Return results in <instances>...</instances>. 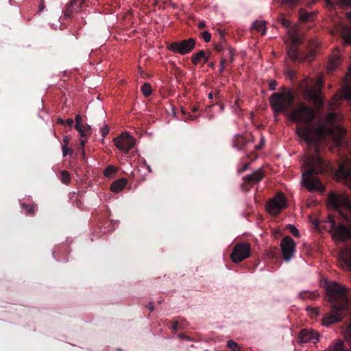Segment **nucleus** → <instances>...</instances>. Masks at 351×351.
Masks as SVG:
<instances>
[{"label": "nucleus", "mask_w": 351, "mask_h": 351, "mask_svg": "<svg viewBox=\"0 0 351 351\" xmlns=\"http://www.w3.org/2000/svg\"><path fill=\"white\" fill-rule=\"evenodd\" d=\"M265 176L262 169H258L251 175L243 177V187L250 189L254 184L259 182Z\"/></svg>", "instance_id": "nucleus-12"}, {"label": "nucleus", "mask_w": 351, "mask_h": 351, "mask_svg": "<svg viewBox=\"0 0 351 351\" xmlns=\"http://www.w3.org/2000/svg\"><path fill=\"white\" fill-rule=\"evenodd\" d=\"M227 346L231 350V351H240L241 347L239 345L233 340H229L227 342Z\"/></svg>", "instance_id": "nucleus-32"}, {"label": "nucleus", "mask_w": 351, "mask_h": 351, "mask_svg": "<svg viewBox=\"0 0 351 351\" xmlns=\"http://www.w3.org/2000/svg\"><path fill=\"white\" fill-rule=\"evenodd\" d=\"M128 183V180L122 178L114 181L110 185V191L114 193H119L121 191Z\"/></svg>", "instance_id": "nucleus-19"}, {"label": "nucleus", "mask_w": 351, "mask_h": 351, "mask_svg": "<svg viewBox=\"0 0 351 351\" xmlns=\"http://www.w3.org/2000/svg\"><path fill=\"white\" fill-rule=\"evenodd\" d=\"M182 113L183 114H184L185 116H186L185 117V119H191V120H194L195 119H196V117L195 116H193L192 114H191L190 113H188L186 112L184 109H182Z\"/></svg>", "instance_id": "nucleus-46"}, {"label": "nucleus", "mask_w": 351, "mask_h": 351, "mask_svg": "<svg viewBox=\"0 0 351 351\" xmlns=\"http://www.w3.org/2000/svg\"><path fill=\"white\" fill-rule=\"evenodd\" d=\"M328 199L329 204L336 210L341 208L351 210L350 200L346 195L332 192L329 194Z\"/></svg>", "instance_id": "nucleus-8"}, {"label": "nucleus", "mask_w": 351, "mask_h": 351, "mask_svg": "<svg viewBox=\"0 0 351 351\" xmlns=\"http://www.w3.org/2000/svg\"><path fill=\"white\" fill-rule=\"evenodd\" d=\"M324 86V82L322 78H318L315 82L314 86L311 88H306V93L309 98L313 101L317 108H321L324 105V100L322 97V89Z\"/></svg>", "instance_id": "nucleus-7"}, {"label": "nucleus", "mask_w": 351, "mask_h": 351, "mask_svg": "<svg viewBox=\"0 0 351 351\" xmlns=\"http://www.w3.org/2000/svg\"><path fill=\"white\" fill-rule=\"evenodd\" d=\"M226 59L221 58V60L220 61V68L219 69V71L220 73H222L224 71V69H225L224 64H226Z\"/></svg>", "instance_id": "nucleus-44"}, {"label": "nucleus", "mask_w": 351, "mask_h": 351, "mask_svg": "<svg viewBox=\"0 0 351 351\" xmlns=\"http://www.w3.org/2000/svg\"><path fill=\"white\" fill-rule=\"evenodd\" d=\"M348 76L350 77V82H348L343 88V96L346 99H351V65L349 68Z\"/></svg>", "instance_id": "nucleus-21"}, {"label": "nucleus", "mask_w": 351, "mask_h": 351, "mask_svg": "<svg viewBox=\"0 0 351 351\" xmlns=\"http://www.w3.org/2000/svg\"><path fill=\"white\" fill-rule=\"evenodd\" d=\"M318 297L319 294L314 292H302L300 293V298L303 300L309 298L311 300H314Z\"/></svg>", "instance_id": "nucleus-31"}, {"label": "nucleus", "mask_w": 351, "mask_h": 351, "mask_svg": "<svg viewBox=\"0 0 351 351\" xmlns=\"http://www.w3.org/2000/svg\"><path fill=\"white\" fill-rule=\"evenodd\" d=\"M310 309V307L308 308V310ZM311 309L315 313L317 314V310L314 308H311Z\"/></svg>", "instance_id": "nucleus-59"}, {"label": "nucleus", "mask_w": 351, "mask_h": 351, "mask_svg": "<svg viewBox=\"0 0 351 351\" xmlns=\"http://www.w3.org/2000/svg\"><path fill=\"white\" fill-rule=\"evenodd\" d=\"M300 1V0H281V3L282 4H288L291 5H295L298 3Z\"/></svg>", "instance_id": "nucleus-41"}, {"label": "nucleus", "mask_w": 351, "mask_h": 351, "mask_svg": "<svg viewBox=\"0 0 351 351\" xmlns=\"http://www.w3.org/2000/svg\"><path fill=\"white\" fill-rule=\"evenodd\" d=\"M294 99V93L291 90H285L283 93H273L269 97V104L275 114L288 113L292 121L308 124V126L296 130L298 136L306 143L308 148H313L314 152L306 156L303 164L302 184L309 191L323 192L325 189L317 176L325 172L326 165L318 154V142L313 128L309 125L315 119V111L311 106L300 101L289 112Z\"/></svg>", "instance_id": "nucleus-1"}, {"label": "nucleus", "mask_w": 351, "mask_h": 351, "mask_svg": "<svg viewBox=\"0 0 351 351\" xmlns=\"http://www.w3.org/2000/svg\"><path fill=\"white\" fill-rule=\"evenodd\" d=\"M117 171L118 169L115 166L110 165L105 168L103 173L106 178L111 179L115 176Z\"/></svg>", "instance_id": "nucleus-22"}, {"label": "nucleus", "mask_w": 351, "mask_h": 351, "mask_svg": "<svg viewBox=\"0 0 351 351\" xmlns=\"http://www.w3.org/2000/svg\"><path fill=\"white\" fill-rule=\"evenodd\" d=\"M340 62V57L337 54H333L330 57L329 59V65L328 66V69L330 71L335 70Z\"/></svg>", "instance_id": "nucleus-23"}, {"label": "nucleus", "mask_w": 351, "mask_h": 351, "mask_svg": "<svg viewBox=\"0 0 351 351\" xmlns=\"http://www.w3.org/2000/svg\"><path fill=\"white\" fill-rule=\"evenodd\" d=\"M198 110V107L197 106H193L191 109V111L192 112L195 113L196 112H197Z\"/></svg>", "instance_id": "nucleus-57"}, {"label": "nucleus", "mask_w": 351, "mask_h": 351, "mask_svg": "<svg viewBox=\"0 0 351 351\" xmlns=\"http://www.w3.org/2000/svg\"><path fill=\"white\" fill-rule=\"evenodd\" d=\"M62 141H63V145H62L68 146V145H69V143L70 142V137L69 136H64L63 137Z\"/></svg>", "instance_id": "nucleus-49"}, {"label": "nucleus", "mask_w": 351, "mask_h": 351, "mask_svg": "<svg viewBox=\"0 0 351 351\" xmlns=\"http://www.w3.org/2000/svg\"><path fill=\"white\" fill-rule=\"evenodd\" d=\"M337 119V114L335 112H330L326 115V121L330 123H333Z\"/></svg>", "instance_id": "nucleus-37"}, {"label": "nucleus", "mask_w": 351, "mask_h": 351, "mask_svg": "<svg viewBox=\"0 0 351 351\" xmlns=\"http://www.w3.org/2000/svg\"><path fill=\"white\" fill-rule=\"evenodd\" d=\"M327 294L332 311L325 314L322 319L323 325L326 326L341 322L350 310L348 290L346 287L334 282L327 287Z\"/></svg>", "instance_id": "nucleus-2"}, {"label": "nucleus", "mask_w": 351, "mask_h": 351, "mask_svg": "<svg viewBox=\"0 0 351 351\" xmlns=\"http://www.w3.org/2000/svg\"><path fill=\"white\" fill-rule=\"evenodd\" d=\"M178 337H179L180 339H189V338L187 336H186V335H183V334H179Z\"/></svg>", "instance_id": "nucleus-55"}, {"label": "nucleus", "mask_w": 351, "mask_h": 351, "mask_svg": "<svg viewBox=\"0 0 351 351\" xmlns=\"http://www.w3.org/2000/svg\"><path fill=\"white\" fill-rule=\"evenodd\" d=\"M319 334L313 330L302 329L299 334V339L302 343H317L319 341Z\"/></svg>", "instance_id": "nucleus-14"}, {"label": "nucleus", "mask_w": 351, "mask_h": 351, "mask_svg": "<svg viewBox=\"0 0 351 351\" xmlns=\"http://www.w3.org/2000/svg\"><path fill=\"white\" fill-rule=\"evenodd\" d=\"M199 37L202 39H203L206 43H208L211 40V34L207 31H204L203 32H202Z\"/></svg>", "instance_id": "nucleus-34"}, {"label": "nucleus", "mask_w": 351, "mask_h": 351, "mask_svg": "<svg viewBox=\"0 0 351 351\" xmlns=\"http://www.w3.org/2000/svg\"><path fill=\"white\" fill-rule=\"evenodd\" d=\"M277 254V248L275 247L274 250H271L267 252L268 257L270 258H274L276 257V254Z\"/></svg>", "instance_id": "nucleus-45"}, {"label": "nucleus", "mask_w": 351, "mask_h": 351, "mask_svg": "<svg viewBox=\"0 0 351 351\" xmlns=\"http://www.w3.org/2000/svg\"><path fill=\"white\" fill-rule=\"evenodd\" d=\"M64 124L67 125L69 127H71L73 124V120L72 119H67L64 121Z\"/></svg>", "instance_id": "nucleus-51"}, {"label": "nucleus", "mask_w": 351, "mask_h": 351, "mask_svg": "<svg viewBox=\"0 0 351 351\" xmlns=\"http://www.w3.org/2000/svg\"><path fill=\"white\" fill-rule=\"evenodd\" d=\"M21 207L25 210L26 214L34 216L36 213V206L35 204H27L25 203H21Z\"/></svg>", "instance_id": "nucleus-26"}, {"label": "nucleus", "mask_w": 351, "mask_h": 351, "mask_svg": "<svg viewBox=\"0 0 351 351\" xmlns=\"http://www.w3.org/2000/svg\"><path fill=\"white\" fill-rule=\"evenodd\" d=\"M186 320L182 317H178V319H175L173 322L168 321V324H171V329L174 332H177L179 329L182 328V322Z\"/></svg>", "instance_id": "nucleus-25"}, {"label": "nucleus", "mask_w": 351, "mask_h": 351, "mask_svg": "<svg viewBox=\"0 0 351 351\" xmlns=\"http://www.w3.org/2000/svg\"><path fill=\"white\" fill-rule=\"evenodd\" d=\"M278 83L276 80H271L269 82V88L271 90H275Z\"/></svg>", "instance_id": "nucleus-48"}, {"label": "nucleus", "mask_w": 351, "mask_h": 351, "mask_svg": "<svg viewBox=\"0 0 351 351\" xmlns=\"http://www.w3.org/2000/svg\"><path fill=\"white\" fill-rule=\"evenodd\" d=\"M147 308H149V310L152 312L154 311V304L152 302H149L147 305Z\"/></svg>", "instance_id": "nucleus-52"}, {"label": "nucleus", "mask_w": 351, "mask_h": 351, "mask_svg": "<svg viewBox=\"0 0 351 351\" xmlns=\"http://www.w3.org/2000/svg\"><path fill=\"white\" fill-rule=\"evenodd\" d=\"M76 130L79 132L82 137H87L90 134L91 128L90 125H86V126L80 127V129Z\"/></svg>", "instance_id": "nucleus-28"}, {"label": "nucleus", "mask_w": 351, "mask_h": 351, "mask_svg": "<svg viewBox=\"0 0 351 351\" xmlns=\"http://www.w3.org/2000/svg\"><path fill=\"white\" fill-rule=\"evenodd\" d=\"M252 28L263 35L266 32V23L264 21H256L253 23Z\"/></svg>", "instance_id": "nucleus-24"}, {"label": "nucleus", "mask_w": 351, "mask_h": 351, "mask_svg": "<svg viewBox=\"0 0 351 351\" xmlns=\"http://www.w3.org/2000/svg\"><path fill=\"white\" fill-rule=\"evenodd\" d=\"M114 143L117 149L124 153H128L134 147L135 139L126 132L114 138Z\"/></svg>", "instance_id": "nucleus-10"}, {"label": "nucleus", "mask_w": 351, "mask_h": 351, "mask_svg": "<svg viewBox=\"0 0 351 351\" xmlns=\"http://www.w3.org/2000/svg\"><path fill=\"white\" fill-rule=\"evenodd\" d=\"M57 123L58 124H62V125H64V120H63L62 119H57Z\"/></svg>", "instance_id": "nucleus-54"}, {"label": "nucleus", "mask_w": 351, "mask_h": 351, "mask_svg": "<svg viewBox=\"0 0 351 351\" xmlns=\"http://www.w3.org/2000/svg\"><path fill=\"white\" fill-rule=\"evenodd\" d=\"M280 247L284 260L291 261L296 251V243L294 240L290 236L285 237L281 240Z\"/></svg>", "instance_id": "nucleus-9"}, {"label": "nucleus", "mask_w": 351, "mask_h": 351, "mask_svg": "<svg viewBox=\"0 0 351 351\" xmlns=\"http://www.w3.org/2000/svg\"><path fill=\"white\" fill-rule=\"evenodd\" d=\"M228 45L222 34L220 35L219 41L218 43L215 44V49L217 53H220L225 50H228Z\"/></svg>", "instance_id": "nucleus-20"}, {"label": "nucleus", "mask_w": 351, "mask_h": 351, "mask_svg": "<svg viewBox=\"0 0 351 351\" xmlns=\"http://www.w3.org/2000/svg\"><path fill=\"white\" fill-rule=\"evenodd\" d=\"M60 180L63 184L68 185L71 181L69 172L66 170L61 171Z\"/></svg>", "instance_id": "nucleus-27"}, {"label": "nucleus", "mask_w": 351, "mask_h": 351, "mask_svg": "<svg viewBox=\"0 0 351 351\" xmlns=\"http://www.w3.org/2000/svg\"><path fill=\"white\" fill-rule=\"evenodd\" d=\"M250 165L248 163L245 164L241 169L239 170V173H242L248 169Z\"/></svg>", "instance_id": "nucleus-50"}, {"label": "nucleus", "mask_w": 351, "mask_h": 351, "mask_svg": "<svg viewBox=\"0 0 351 351\" xmlns=\"http://www.w3.org/2000/svg\"><path fill=\"white\" fill-rule=\"evenodd\" d=\"M289 230L294 237H298L300 236L299 230L295 226L289 225Z\"/></svg>", "instance_id": "nucleus-40"}, {"label": "nucleus", "mask_w": 351, "mask_h": 351, "mask_svg": "<svg viewBox=\"0 0 351 351\" xmlns=\"http://www.w3.org/2000/svg\"><path fill=\"white\" fill-rule=\"evenodd\" d=\"M75 125L74 126L75 130H79L80 127L83 126L82 124V118L80 115L77 114L75 117Z\"/></svg>", "instance_id": "nucleus-35"}, {"label": "nucleus", "mask_w": 351, "mask_h": 351, "mask_svg": "<svg viewBox=\"0 0 351 351\" xmlns=\"http://www.w3.org/2000/svg\"><path fill=\"white\" fill-rule=\"evenodd\" d=\"M195 45L196 40L195 38H190L168 43L167 48L169 51L173 53L185 55L191 52L195 47Z\"/></svg>", "instance_id": "nucleus-5"}, {"label": "nucleus", "mask_w": 351, "mask_h": 351, "mask_svg": "<svg viewBox=\"0 0 351 351\" xmlns=\"http://www.w3.org/2000/svg\"><path fill=\"white\" fill-rule=\"evenodd\" d=\"M327 128L325 125H320L315 129V132L319 134H324Z\"/></svg>", "instance_id": "nucleus-42"}, {"label": "nucleus", "mask_w": 351, "mask_h": 351, "mask_svg": "<svg viewBox=\"0 0 351 351\" xmlns=\"http://www.w3.org/2000/svg\"><path fill=\"white\" fill-rule=\"evenodd\" d=\"M45 8V0H39L38 12H40L43 11Z\"/></svg>", "instance_id": "nucleus-47"}, {"label": "nucleus", "mask_w": 351, "mask_h": 351, "mask_svg": "<svg viewBox=\"0 0 351 351\" xmlns=\"http://www.w3.org/2000/svg\"><path fill=\"white\" fill-rule=\"evenodd\" d=\"M62 155L64 157L66 156L68 154H71L73 152V151L71 148H70L66 145H62Z\"/></svg>", "instance_id": "nucleus-36"}, {"label": "nucleus", "mask_w": 351, "mask_h": 351, "mask_svg": "<svg viewBox=\"0 0 351 351\" xmlns=\"http://www.w3.org/2000/svg\"><path fill=\"white\" fill-rule=\"evenodd\" d=\"M340 258L345 267L351 270V246L346 247L341 251Z\"/></svg>", "instance_id": "nucleus-17"}, {"label": "nucleus", "mask_w": 351, "mask_h": 351, "mask_svg": "<svg viewBox=\"0 0 351 351\" xmlns=\"http://www.w3.org/2000/svg\"><path fill=\"white\" fill-rule=\"evenodd\" d=\"M109 131H110V129H109V127L107 125H104L101 128V136L103 137V139H102V142L103 143H104L105 136L109 133Z\"/></svg>", "instance_id": "nucleus-38"}, {"label": "nucleus", "mask_w": 351, "mask_h": 351, "mask_svg": "<svg viewBox=\"0 0 351 351\" xmlns=\"http://www.w3.org/2000/svg\"><path fill=\"white\" fill-rule=\"evenodd\" d=\"M86 141L82 140L80 142L81 147H84L85 145Z\"/></svg>", "instance_id": "nucleus-60"}, {"label": "nucleus", "mask_w": 351, "mask_h": 351, "mask_svg": "<svg viewBox=\"0 0 351 351\" xmlns=\"http://www.w3.org/2000/svg\"><path fill=\"white\" fill-rule=\"evenodd\" d=\"M346 17L350 21V25L337 24L332 30V34H339L345 44L351 45V12L346 14Z\"/></svg>", "instance_id": "nucleus-11"}, {"label": "nucleus", "mask_w": 351, "mask_h": 351, "mask_svg": "<svg viewBox=\"0 0 351 351\" xmlns=\"http://www.w3.org/2000/svg\"><path fill=\"white\" fill-rule=\"evenodd\" d=\"M280 23L284 27H289L290 25H291L290 21L288 19H287L285 16H281L280 19Z\"/></svg>", "instance_id": "nucleus-39"}, {"label": "nucleus", "mask_w": 351, "mask_h": 351, "mask_svg": "<svg viewBox=\"0 0 351 351\" xmlns=\"http://www.w3.org/2000/svg\"><path fill=\"white\" fill-rule=\"evenodd\" d=\"M197 26L199 29H204L206 27V23L204 21H201L198 23Z\"/></svg>", "instance_id": "nucleus-53"}, {"label": "nucleus", "mask_w": 351, "mask_h": 351, "mask_svg": "<svg viewBox=\"0 0 351 351\" xmlns=\"http://www.w3.org/2000/svg\"><path fill=\"white\" fill-rule=\"evenodd\" d=\"M310 14L305 11V10H301L300 11V20L302 22H306L309 20L310 19Z\"/></svg>", "instance_id": "nucleus-33"}, {"label": "nucleus", "mask_w": 351, "mask_h": 351, "mask_svg": "<svg viewBox=\"0 0 351 351\" xmlns=\"http://www.w3.org/2000/svg\"><path fill=\"white\" fill-rule=\"evenodd\" d=\"M251 254V245L249 243L242 242L237 243L230 254L233 263H239L249 258Z\"/></svg>", "instance_id": "nucleus-6"}, {"label": "nucleus", "mask_w": 351, "mask_h": 351, "mask_svg": "<svg viewBox=\"0 0 351 351\" xmlns=\"http://www.w3.org/2000/svg\"><path fill=\"white\" fill-rule=\"evenodd\" d=\"M228 56H229V58H230V62L231 63L233 62L234 61V50L231 47H228Z\"/></svg>", "instance_id": "nucleus-43"}, {"label": "nucleus", "mask_w": 351, "mask_h": 351, "mask_svg": "<svg viewBox=\"0 0 351 351\" xmlns=\"http://www.w3.org/2000/svg\"><path fill=\"white\" fill-rule=\"evenodd\" d=\"M208 65L210 68L215 69V62H210Z\"/></svg>", "instance_id": "nucleus-58"}, {"label": "nucleus", "mask_w": 351, "mask_h": 351, "mask_svg": "<svg viewBox=\"0 0 351 351\" xmlns=\"http://www.w3.org/2000/svg\"><path fill=\"white\" fill-rule=\"evenodd\" d=\"M76 130L79 132L82 137H87L90 134L91 128L90 125H86V126L80 127V129Z\"/></svg>", "instance_id": "nucleus-29"}, {"label": "nucleus", "mask_w": 351, "mask_h": 351, "mask_svg": "<svg viewBox=\"0 0 351 351\" xmlns=\"http://www.w3.org/2000/svg\"><path fill=\"white\" fill-rule=\"evenodd\" d=\"M288 206L287 199L282 192H278L266 203V210L274 217L278 216Z\"/></svg>", "instance_id": "nucleus-3"}, {"label": "nucleus", "mask_w": 351, "mask_h": 351, "mask_svg": "<svg viewBox=\"0 0 351 351\" xmlns=\"http://www.w3.org/2000/svg\"><path fill=\"white\" fill-rule=\"evenodd\" d=\"M210 52H208V53H206L204 50H200L197 53H193L191 56V62L194 65H197L202 61L203 62V64L207 63L208 62L210 58Z\"/></svg>", "instance_id": "nucleus-16"}, {"label": "nucleus", "mask_w": 351, "mask_h": 351, "mask_svg": "<svg viewBox=\"0 0 351 351\" xmlns=\"http://www.w3.org/2000/svg\"><path fill=\"white\" fill-rule=\"evenodd\" d=\"M141 90L145 97H149L152 93V88L149 83H145L142 85Z\"/></svg>", "instance_id": "nucleus-30"}, {"label": "nucleus", "mask_w": 351, "mask_h": 351, "mask_svg": "<svg viewBox=\"0 0 351 351\" xmlns=\"http://www.w3.org/2000/svg\"><path fill=\"white\" fill-rule=\"evenodd\" d=\"M289 75L291 77H292V75H293V72L291 70H290V71H289Z\"/></svg>", "instance_id": "nucleus-61"}, {"label": "nucleus", "mask_w": 351, "mask_h": 351, "mask_svg": "<svg viewBox=\"0 0 351 351\" xmlns=\"http://www.w3.org/2000/svg\"><path fill=\"white\" fill-rule=\"evenodd\" d=\"M248 142L249 141L243 136L237 134L232 140V146L239 150H242L245 147Z\"/></svg>", "instance_id": "nucleus-18"}, {"label": "nucleus", "mask_w": 351, "mask_h": 351, "mask_svg": "<svg viewBox=\"0 0 351 351\" xmlns=\"http://www.w3.org/2000/svg\"><path fill=\"white\" fill-rule=\"evenodd\" d=\"M147 169H148V171H149V172H151V171H152L151 168H150V167H149V165H147Z\"/></svg>", "instance_id": "nucleus-63"}, {"label": "nucleus", "mask_w": 351, "mask_h": 351, "mask_svg": "<svg viewBox=\"0 0 351 351\" xmlns=\"http://www.w3.org/2000/svg\"><path fill=\"white\" fill-rule=\"evenodd\" d=\"M263 141H264V139H263V138H262V140H261V143H260V145H257V146L256 147V149H261V147H262V145H263Z\"/></svg>", "instance_id": "nucleus-56"}, {"label": "nucleus", "mask_w": 351, "mask_h": 351, "mask_svg": "<svg viewBox=\"0 0 351 351\" xmlns=\"http://www.w3.org/2000/svg\"><path fill=\"white\" fill-rule=\"evenodd\" d=\"M208 98H209V99H213V95H212V93H210V94L208 95Z\"/></svg>", "instance_id": "nucleus-62"}, {"label": "nucleus", "mask_w": 351, "mask_h": 351, "mask_svg": "<svg viewBox=\"0 0 351 351\" xmlns=\"http://www.w3.org/2000/svg\"><path fill=\"white\" fill-rule=\"evenodd\" d=\"M299 38L294 37L291 43L287 49V56L293 62H298L300 63L305 62H311L313 60V55L311 53H304L300 51L298 48Z\"/></svg>", "instance_id": "nucleus-4"}, {"label": "nucleus", "mask_w": 351, "mask_h": 351, "mask_svg": "<svg viewBox=\"0 0 351 351\" xmlns=\"http://www.w3.org/2000/svg\"><path fill=\"white\" fill-rule=\"evenodd\" d=\"M84 1L85 0H71L63 10L65 19L71 18L75 12L80 11Z\"/></svg>", "instance_id": "nucleus-13"}, {"label": "nucleus", "mask_w": 351, "mask_h": 351, "mask_svg": "<svg viewBox=\"0 0 351 351\" xmlns=\"http://www.w3.org/2000/svg\"><path fill=\"white\" fill-rule=\"evenodd\" d=\"M335 223H332V228L335 230V234L339 239L346 241L351 238V230L346 226L339 225L335 228Z\"/></svg>", "instance_id": "nucleus-15"}]
</instances>
